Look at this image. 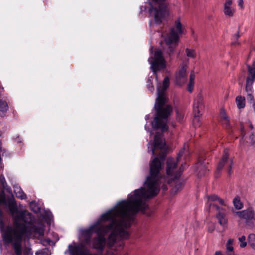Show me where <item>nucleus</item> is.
I'll return each mask as SVG.
<instances>
[{
    "label": "nucleus",
    "mask_w": 255,
    "mask_h": 255,
    "mask_svg": "<svg viewBox=\"0 0 255 255\" xmlns=\"http://www.w3.org/2000/svg\"><path fill=\"white\" fill-rule=\"evenodd\" d=\"M2 147H1V143L0 142V152L1 151Z\"/></svg>",
    "instance_id": "nucleus-47"
},
{
    "label": "nucleus",
    "mask_w": 255,
    "mask_h": 255,
    "mask_svg": "<svg viewBox=\"0 0 255 255\" xmlns=\"http://www.w3.org/2000/svg\"><path fill=\"white\" fill-rule=\"evenodd\" d=\"M235 213L240 219L244 221L247 227L251 229L255 227V212L252 208L250 207L245 210L237 211Z\"/></svg>",
    "instance_id": "nucleus-7"
},
{
    "label": "nucleus",
    "mask_w": 255,
    "mask_h": 255,
    "mask_svg": "<svg viewBox=\"0 0 255 255\" xmlns=\"http://www.w3.org/2000/svg\"><path fill=\"white\" fill-rule=\"evenodd\" d=\"M8 109V106L6 101L0 99V115L4 116Z\"/></svg>",
    "instance_id": "nucleus-18"
},
{
    "label": "nucleus",
    "mask_w": 255,
    "mask_h": 255,
    "mask_svg": "<svg viewBox=\"0 0 255 255\" xmlns=\"http://www.w3.org/2000/svg\"><path fill=\"white\" fill-rule=\"evenodd\" d=\"M216 218L218 219L219 224L221 226H222L223 227H226L228 220L225 214L219 212L216 215Z\"/></svg>",
    "instance_id": "nucleus-19"
},
{
    "label": "nucleus",
    "mask_w": 255,
    "mask_h": 255,
    "mask_svg": "<svg viewBox=\"0 0 255 255\" xmlns=\"http://www.w3.org/2000/svg\"><path fill=\"white\" fill-rule=\"evenodd\" d=\"M185 27L182 24L179 19L176 20L171 28L169 34L164 38L166 44V50L169 56L173 54L178 46L180 36L186 34Z\"/></svg>",
    "instance_id": "nucleus-3"
},
{
    "label": "nucleus",
    "mask_w": 255,
    "mask_h": 255,
    "mask_svg": "<svg viewBox=\"0 0 255 255\" xmlns=\"http://www.w3.org/2000/svg\"><path fill=\"white\" fill-rule=\"evenodd\" d=\"M0 250H1V249H2V244H1V241H0Z\"/></svg>",
    "instance_id": "nucleus-46"
},
{
    "label": "nucleus",
    "mask_w": 255,
    "mask_h": 255,
    "mask_svg": "<svg viewBox=\"0 0 255 255\" xmlns=\"http://www.w3.org/2000/svg\"><path fill=\"white\" fill-rule=\"evenodd\" d=\"M219 198V197L215 194L208 196L207 205L209 206L210 208H215L216 210L219 211L220 208L218 206L212 204L211 203L212 201H218Z\"/></svg>",
    "instance_id": "nucleus-12"
},
{
    "label": "nucleus",
    "mask_w": 255,
    "mask_h": 255,
    "mask_svg": "<svg viewBox=\"0 0 255 255\" xmlns=\"http://www.w3.org/2000/svg\"><path fill=\"white\" fill-rule=\"evenodd\" d=\"M234 240L229 239L226 244V255H235L234 252L233 248Z\"/></svg>",
    "instance_id": "nucleus-13"
},
{
    "label": "nucleus",
    "mask_w": 255,
    "mask_h": 255,
    "mask_svg": "<svg viewBox=\"0 0 255 255\" xmlns=\"http://www.w3.org/2000/svg\"><path fill=\"white\" fill-rule=\"evenodd\" d=\"M150 56L148 59V62L151 65L150 68L153 71V76H151L147 80V88L151 92L153 91L154 88L152 83L153 77L156 75V71L163 69L166 67L165 60L163 57V54L160 50H157L155 51L153 56V47L150 48Z\"/></svg>",
    "instance_id": "nucleus-4"
},
{
    "label": "nucleus",
    "mask_w": 255,
    "mask_h": 255,
    "mask_svg": "<svg viewBox=\"0 0 255 255\" xmlns=\"http://www.w3.org/2000/svg\"><path fill=\"white\" fill-rule=\"evenodd\" d=\"M218 202L221 205L226 206V204L225 202L224 201V200L222 199H221L220 197L218 200Z\"/></svg>",
    "instance_id": "nucleus-39"
},
{
    "label": "nucleus",
    "mask_w": 255,
    "mask_h": 255,
    "mask_svg": "<svg viewBox=\"0 0 255 255\" xmlns=\"http://www.w3.org/2000/svg\"><path fill=\"white\" fill-rule=\"evenodd\" d=\"M197 165L198 168H199L200 166H205L204 158L203 157H199Z\"/></svg>",
    "instance_id": "nucleus-33"
},
{
    "label": "nucleus",
    "mask_w": 255,
    "mask_h": 255,
    "mask_svg": "<svg viewBox=\"0 0 255 255\" xmlns=\"http://www.w3.org/2000/svg\"><path fill=\"white\" fill-rule=\"evenodd\" d=\"M252 92H247V99L248 101H254V96Z\"/></svg>",
    "instance_id": "nucleus-36"
},
{
    "label": "nucleus",
    "mask_w": 255,
    "mask_h": 255,
    "mask_svg": "<svg viewBox=\"0 0 255 255\" xmlns=\"http://www.w3.org/2000/svg\"><path fill=\"white\" fill-rule=\"evenodd\" d=\"M222 124L224 125L226 127H229L230 126V121L229 118H226L225 119H223L221 120Z\"/></svg>",
    "instance_id": "nucleus-34"
},
{
    "label": "nucleus",
    "mask_w": 255,
    "mask_h": 255,
    "mask_svg": "<svg viewBox=\"0 0 255 255\" xmlns=\"http://www.w3.org/2000/svg\"><path fill=\"white\" fill-rule=\"evenodd\" d=\"M187 64L183 65L175 74V80L176 84L181 86L187 81L186 70Z\"/></svg>",
    "instance_id": "nucleus-10"
},
{
    "label": "nucleus",
    "mask_w": 255,
    "mask_h": 255,
    "mask_svg": "<svg viewBox=\"0 0 255 255\" xmlns=\"http://www.w3.org/2000/svg\"><path fill=\"white\" fill-rule=\"evenodd\" d=\"M233 203L235 208L237 210L241 209L243 207V205L241 202L240 197L238 196L233 199Z\"/></svg>",
    "instance_id": "nucleus-22"
},
{
    "label": "nucleus",
    "mask_w": 255,
    "mask_h": 255,
    "mask_svg": "<svg viewBox=\"0 0 255 255\" xmlns=\"http://www.w3.org/2000/svg\"><path fill=\"white\" fill-rule=\"evenodd\" d=\"M238 240L240 242V246L241 248H244L247 245V242L246 241V237L245 236H242L238 238Z\"/></svg>",
    "instance_id": "nucleus-27"
},
{
    "label": "nucleus",
    "mask_w": 255,
    "mask_h": 255,
    "mask_svg": "<svg viewBox=\"0 0 255 255\" xmlns=\"http://www.w3.org/2000/svg\"><path fill=\"white\" fill-rule=\"evenodd\" d=\"M248 241L251 247L255 250V234H249L248 237Z\"/></svg>",
    "instance_id": "nucleus-23"
},
{
    "label": "nucleus",
    "mask_w": 255,
    "mask_h": 255,
    "mask_svg": "<svg viewBox=\"0 0 255 255\" xmlns=\"http://www.w3.org/2000/svg\"><path fill=\"white\" fill-rule=\"evenodd\" d=\"M149 6L142 5L140 13L148 16H169V9L164 2L165 0H148Z\"/></svg>",
    "instance_id": "nucleus-5"
},
{
    "label": "nucleus",
    "mask_w": 255,
    "mask_h": 255,
    "mask_svg": "<svg viewBox=\"0 0 255 255\" xmlns=\"http://www.w3.org/2000/svg\"><path fill=\"white\" fill-rule=\"evenodd\" d=\"M1 155H0V162L1 165V169H0V186H1L4 189H7V190H11V189L10 188H7V183L4 177L2 174L3 165H2V164L1 163Z\"/></svg>",
    "instance_id": "nucleus-14"
},
{
    "label": "nucleus",
    "mask_w": 255,
    "mask_h": 255,
    "mask_svg": "<svg viewBox=\"0 0 255 255\" xmlns=\"http://www.w3.org/2000/svg\"><path fill=\"white\" fill-rule=\"evenodd\" d=\"M29 206L31 210L35 213H38L40 211V208L35 201H31Z\"/></svg>",
    "instance_id": "nucleus-24"
},
{
    "label": "nucleus",
    "mask_w": 255,
    "mask_h": 255,
    "mask_svg": "<svg viewBox=\"0 0 255 255\" xmlns=\"http://www.w3.org/2000/svg\"><path fill=\"white\" fill-rule=\"evenodd\" d=\"M254 81H250L249 79L246 80V84L245 87V90L247 92H252V85Z\"/></svg>",
    "instance_id": "nucleus-26"
},
{
    "label": "nucleus",
    "mask_w": 255,
    "mask_h": 255,
    "mask_svg": "<svg viewBox=\"0 0 255 255\" xmlns=\"http://www.w3.org/2000/svg\"><path fill=\"white\" fill-rule=\"evenodd\" d=\"M243 0H238V5L240 8L243 7Z\"/></svg>",
    "instance_id": "nucleus-40"
},
{
    "label": "nucleus",
    "mask_w": 255,
    "mask_h": 255,
    "mask_svg": "<svg viewBox=\"0 0 255 255\" xmlns=\"http://www.w3.org/2000/svg\"><path fill=\"white\" fill-rule=\"evenodd\" d=\"M195 78V75L194 72L193 71H191L190 75L189 82L194 83Z\"/></svg>",
    "instance_id": "nucleus-35"
},
{
    "label": "nucleus",
    "mask_w": 255,
    "mask_h": 255,
    "mask_svg": "<svg viewBox=\"0 0 255 255\" xmlns=\"http://www.w3.org/2000/svg\"><path fill=\"white\" fill-rule=\"evenodd\" d=\"M123 255H129V254L128 252H126L123 254Z\"/></svg>",
    "instance_id": "nucleus-50"
},
{
    "label": "nucleus",
    "mask_w": 255,
    "mask_h": 255,
    "mask_svg": "<svg viewBox=\"0 0 255 255\" xmlns=\"http://www.w3.org/2000/svg\"><path fill=\"white\" fill-rule=\"evenodd\" d=\"M68 252L70 255H102V254L97 255L95 254H89L86 250L84 249V246L83 244H76L73 242L68 246L67 251L65 252L66 254ZM106 255H115V254L110 251H108Z\"/></svg>",
    "instance_id": "nucleus-8"
},
{
    "label": "nucleus",
    "mask_w": 255,
    "mask_h": 255,
    "mask_svg": "<svg viewBox=\"0 0 255 255\" xmlns=\"http://www.w3.org/2000/svg\"><path fill=\"white\" fill-rule=\"evenodd\" d=\"M185 53L187 57L189 58L194 59L196 58L197 53L194 49L186 48Z\"/></svg>",
    "instance_id": "nucleus-21"
},
{
    "label": "nucleus",
    "mask_w": 255,
    "mask_h": 255,
    "mask_svg": "<svg viewBox=\"0 0 255 255\" xmlns=\"http://www.w3.org/2000/svg\"><path fill=\"white\" fill-rule=\"evenodd\" d=\"M150 119V116L149 115H147L145 116V120L147 122H148V120Z\"/></svg>",
    "instance_id": "nucleus-43"
},
{
    "label": "nucleus",
    "mask_w": 255,
    "mask_h": 255,
    "mask_svg": "<svg viewBox=\"0 0 255 255\" xmlns=\"http://www.w3.org/2000/svg\"><path fill=\"white\" fill-rule=\"evenodd\" d=\"M250 127L251 128V129H252L253 128V125L251 124H250Z\"/></svg>",
    "instance_id": "nucleus-49"
},
{
    "label": "nucleus",
    "mask_w": 255,
    "mask_h": 255,
    "mask_svg": "<svg viewBox=\"0 0 255 255\" xmlns=\"http://www.w3.org/2000/svg\"><path fill=\"white\" fill-rule=\"evenodd\" d=\"M45 217L50 220H51L53 218L52 213L50 211H45Z\"/></svg>",
    "instance_id": "nucleus-37"
},
{
    "label": "nucleus",
    "mask_w": 255,
    "mask_h": 255,
    "mask_svg": "<svg viewBox=\"0 0 255 255\" xmlns=\"http://www.w3.org/2000/svg\"><path fill=\"white\" fill-rule=\"evenodd\" d=\"M16 141L17 143H21L22 142L21 139H20L19 137L17 138Z\"/></svg>",
    "instance_id": "nucleus-44"
},
{
    "label": "nucleus",
    "mask_w": 255,
    "mask_h": 255,
    "mask_svg": "<svg viewBox=\"0 0 255 255\" xmlns=\"http://www.w3.org/2000/svg\"><path fill=\"white\" fill-rule=\"evenodd\" d=\"M232 0H226L224 4V13L226 15L231 16L234 14V9L231 7Z\"/></svg>",
    "instance_id": "nucleus-11"
},
{
    "label": "nucleus",
    "mask_w": 255,
    "mask_h": 255,
    "mask_svg": "<svg viewBox=\"0 0 255 255\" xmlns=\"http://www.w3.org/2000/svg\"><path fill=\"white\" fill-rule=\"evenodd\" d=\"M51 254L50 250L47 248L43 249L35 253L36 255H50Z\"/></svg>",
    "instance_id": "nucleus-25"
},
{
    "label": "nucleus",
    "mask_w": 255,
    "mask_h": 255,
    "mask_svg": "<svg viewBox=\"0 0 255 255\" xmlns=\"http://www.w3.org/2000/svg\"><path fill=\"white\" fill-rule=\"evenodd\" d=\"M182 185V184L181 183H180L179 184L177 185L175 187L177 190H179L180 188H181Z\"/></svg>",
    "instance_id": "nucleus-42"
},
{
    "label": "nucleus",
    "mask_w": 255,
    "mask_h": 255,
    "mask_svg": "<svg viewBox=\"0 0 255 255\" xmlns=\"http://www.w3.org/2000/svg\"><path fill=\"white\" fill-rule=\"evenodd\" d=\"M24 255H33V253L30 248H25L23 250Z\"/></svg>",
    "instance_id": "nucleus-28"
},
{
    "label": "nucleus",
    "mask_w": 255,
    "mask_h": 255,
    "mask_svg": "<svg viewBox=\"0 0 255 255\" xmlns=\"http://www.w3.org/2000/svg\"><path fill=\"white\" fill-rule=\"evenodd\" d=\"M239 36H240V35H239L238 32L237 33L235 34L233 36V38H232V44L233 45H236V44H238V43L237 41V40H238V39L239 37Z\"/></svg>",
    "instance_id": "nucleus-30"
},
{
    "label": "nucleus",
    "mask_w": 255,
    "mask_h": 255,
    "mask_svg": "<svg viewBox=\"0 0 255 255\" xmlns=\"http://www.w3.org/2000/svg\"><path fill=\"white\" fill-rule=\"evenodd\" d=\"M194 83H191L189 82L188 85V90L191 93L193 89Z\"/></svg>",
    "instance_id": "nucleus-38"
},
{
    "label": "nucleus",
    "mask_w": 255,
    "mask_h": 255,
    "mask_svg": "<svg viewBox=\"0 0 255 255\" xmlns=\"http://www.w3.org/2000/svg\"><path fill=\"white\" fill-rule=\"evenodd\" d=\"M235 102L238 109H244L246 105L245 98L241 95H238L236 97Z\"/></svg>",
    "instance_id": "nucleus-16"
},
{
    "label": "nucleus",
    "mask_w": 255,
    "mask_h": 255,
    "mask_svg": "<svg viewBox=\"0 0 255 255\" xmlns=\"http://www.w3.org/2000/svg\"><path fill=\"white\" fill-rule=\"evenodd\" d=\"M250 138L251 139L252 141H253V135H252L250 136Z\"/></svg>",
    "instance_id": "nucleus-51"
},
{
    "label": "nucleus",
    "mask_w": 255,
    "mask_h": 255,
    "mask_svg": "<svg viewBox=\"0 0 255 255\" xmlns=\"http://www.w3.org/2000/svg\"><path fill=\"white\" fill-rule=\"evenodd\" d=\"M247 79L254 81L255 80V62L252 67L248 66V76Z\"/></svg>",
    "instance_id": "nucleus-20"
},
{
    "label": "nucleus",
    "mask_w": 255,
    "mask_h": 255,
    "mask_svg": "<svg viewBox=\"0 0 255 255\" xmlns=\"http://www.w3.org/2000/svg\"><path fill=\"white\" fill-rule=\"evenodd\" d=\"M228 150L227 149H225L224 151V153L222 158V160L219 162L217 165V171L218 172H220L224 165L226 164L228 167V172L229 174L231 173L232 172V166L233 164V162L232 160H228Z\"/></svg>",
    "instance_id": "nucleus-9"
},
{
    "label": "nucleus",
    "mask_w": 255,
    "mask_h": 255,
    "mask_svg": "<svg viewBox=\"0 0 255 255\" xmlns=\"http://www.w3.org/2000/svg\"><path fill=\"white\" fill-rule=\"evenodd\" d=\"M176 114H177V118L178 120L180 122H181L184 118V115L181 112H179V111H176Z\"/></svg>",
    "instance_id": "nucleus-31"
},
{
    "label": "nucleus",
    "mask_w": 255,
    "mask_h": 255,
    "mask_svg": "<svg viewBox=\"0 0 255 255\" xmlns=\"http://www.w3.org/2000/svg\"><path fill=\"white\" fill-rule=\"evenodd\" d=\"M220 117L221 120L229 118L224 109H221L220 111Z\"/></svg>",
    "instance_id": "nucleus-32"
},
{
    "label": "nucleus",
    "mask_w": 255,
    "mask_h": 255,
    "mask_svg": "<svg viewBox=\"0 0 255 255\" xmlns=\"http://www.w3.org/2000/svg\"><path fill=\"white\" fill-rule=\"evenodd\" d=\"M157 97L154 105L156 114L151 123L153 129L159 130L161 133L157 132L155 134L153 144H148V152H151L152 156L155 154L156 149L163 150L156 157H155L150 164V173L144 183H171L175 179L179 178L183 171V165L178 168L177 164L179 159L182 156L185 150V146L181 150L175 159L172 157H168L166 161L167 178H164L161 170L164 167V163L166 155V151L168 149L163 133L168 130L167 123L168 118L172 111V107L168 104L165 91L169 85V79L165 77L163 82V87L160 88L158 85L157 77Z\"/></svg>",
    "instance_id": "nucleus-1"
},
{
    "label": "nucleus",
    "mask_w": 255,
    "mask_h": 255,
    "mask_svg": "<svg viewBox=\"0 0 255 255\" xmlns=\"http://www.w3.org/2000/svg\"><path fill=\"white\" fill-rule=\"evenodd\" d=\"M253 107L254 111L255 112V101H254L253 104Z\"/></svg>",
    "instance_id": "nucleus-45"
},
{
    "label": "nucleus",
    "mask_w": 255,
    "mask_h": 255,
    "mask_svg": "<svg viewBox=\"0 0 255 255\" xmlns=\"http://www.w3.org/2000/svg\"><path fill=\"white\" fill-rule=\"evenodd\" d=\"M41 243L44 246L51 245V243H53L52 241L49 239H43L41 240Z\"/></svg>",
    "instance_id": "nucleus-29"
},
{
    "label": "nucleus",
    "mask_w": 255,
    "mask_h": 255,
    "mask_svg": "<svg viewBox=\"0 0 255 255\" xmlns=\"http://www.w3.org/2000/svg\"><path fill=\"white\" fill-rule=\"evenodd\" d=\"M166 17H152V19L150 20L149 25L150 27L154 25H160L162 23L163 20Z\"/></svg>",
    "instance_id": "nucleus-17"
},
{
    "label": "nucleus",
    "mask_w": 255,
    "mask_h": 255,
    "mask_svg": "<svg viewBox=\"0 0 255 255\" xmlns=\"http://www.w3.org/2000/svg\"><path fill=\"white\" fill-rule=\"evenodd\" d=\"M14 192L16 196L21 200L26 199V195L24 193L21 188L18 185L14 186Z\"/></svg>",
    "instance_id": "nucleus-15"
},
{
    "label": "nucleus",
    "mask_w": 255,
    "mask_h": 255,
    "mask_svg": "<svg viewBox=\"0 0 255 255\" xmlns=\"http://www.w3.org/2000/svg\"><path fill=\"white\" fill-rule=\"evenodd\" d=\"M35 218L25 210L18 211L12 196L7 202L3 190H0V230L5 243H12L16 255H21L24 236L39 237L44 235L45 227L41 223L32 226Z\"/></svg>",
    "instance_id": "nucleus-2"
},
{
    "label": "nucleus",
    "mask_w": 255,
    "mask_h": 255,
    "mask_svg": "<svg viewBox=\"0 0 255 255\" xmlns=\"http://www.w3.org/2000/svg\"><path fill=\"white\" fill-rule=\"evenodd\" d=\"M203 96L199 94L193 103V112L194 116L193 119V125L195 128L199 127L201 125L200 111L203 108Z\"/></svg>",
    "instance_id": "nucleus-6"
},
{
    "label": "nucleus",
    "mask_w": 255,
    "mask_h": 255,
    "mask_svg": "<svg viewBox=\"0 0 255 255\" xmlns=\"http://www.w3.org/2000/svg\"><path fill=\"white\" fill-rule=\"evenodd\" d=\"M145 129L146 131H149V129H147L146 125L145 126Z\"/></svg>",
    "instance_id": "nucleus-48"
},
{
    "label": "nucleus",
    "mask_w": 255,
    "mask_h": 255,
    "mask_svg": "<svg viewBox=\"0 0 255 255\" xmlns=\"http://www.w3.org/2000/svg\"><path fill=\"white\" fill-rule=\"evenodd\" d=\"M214 255H224L222 254V253H221V251H217L215 252Z\"/></svg>",
    "instance_id": "nucleus-41"
}]
</instances>
